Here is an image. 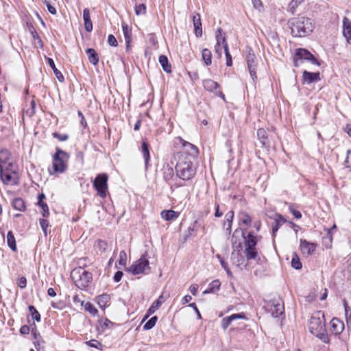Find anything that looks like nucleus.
<instances>
[{"label":"nucleus","mask_w":351,"mask_h":351,"mask_svg":"<svg viewBox=\"0 0 351 351\" xmlns=\"http://www.w3.org/2000/svg\"><path fill=\"white\" fill-rule=\"evenodd\" d=\"M202 58L206 66L212 64V53L208 49H203L202 51Z\"/></svg>","instance_id":"c9c22d12"},{"label":"nucleus","mask_w":351,"mask_h":351,"mask_svg":"<svg viewBox=\"0 0 351 351\" xmlns=\"http://www.w3.org/2000/svg\"><path fill=\"white\" fill-rule=\"evenodd\" d=\"M215 37H216V40H217V43H219V45L222 44L223 47L225 48V45H228V44H227L225 36H223L222 34V29L221 28L217 29V30L216 32Z\"/></svg>","instance_id":"4c0bfd02"},{"label":"nucleus","mask_w":351,"mask_h":351,"mask_svg":"<svg viewBox=\"0 0 351 351\" xmlns=\"http://www.w3.org/2000/svg\"><path fill=\"white\" fill-rule=\"evenodd\" d=\"M28 308H29V312L31 313L32 318L36 322H40V315L38 313V311L36 310V308L33 305L29 306Z\"/></svg>","instance_id":"a18cd8bd"},{"label":"nucleus","mask_w":351,"mask_h":351,"mask_svg":"<svg viewBox=\"0 0 351 351\" xmlns=\"http://www.w3.org/2000/svg\"><path fill=\"white\" fill-rule=\"evenodd\" d=\"M84 309L86 311H88L90 314H91L93 316H96L98 314L97 309L94 306V305L90 302H87L84 304Z\"/></svg>","instance_id":"a19ab883"},{"label":"nucleus","mask_w":351,"mask_h":351,"mask_svg":"<svg viewBox=\"0 0 351 351\" xmlns=\"http://www.w3.org/2000/svg\"><path fill=\"white\" fill-rule=\"evenodd\" d=\"M179 158L175 167L176 176L183 180H191L196 174V167L193 164V160H189V157Z\"/></svg>","instance_id":"20e7f679"},{"label":"nucleus","mask_w":351,"mask_h":351,"mask_svg":"<svg viewBox=\"0 0 351 351\" xmlns=\"http://www.w3.org/2000/svg\"><path fill=\"white\" fill-rule=\"evenodd\" d=\"M163 178L166 182H169L174 176V170L171 165L167 164L162 168Z\"/></svg>","instance_id":"a878e982"},{"label":"nucleus","mask_w":351,"mask_h":351,"mask_svg":"<svg viewBox=\"0 0 351 351\" xmlns=\"http://www.w3.org/2000/svg\"><path fill=\"white\" fill-rule=\"evenodd\" d=\"M89 62L93 65H97L99 62V56L96 51L93 48H88L86 50Z\"/></svg>","instance_id":"c85d7f7f"},{"label":"nucleus","mask_w":351,"mask_h":351,"mask_svg":"<svg viewBox=\"0 0 351 351\" xmlns=\"http://www.w3.org/2000/svg\"><path fill=\"white\" fill-rule=\"evenodd\" d=\"M242 215L243 217L241 218V223L245 225H250L252 221L251 217L247 213H243Z\"/></svg>","instance_id":"13d9d810"},{"label":"nucleus","mask_w":351,"mask_h":351,"mask_svg":"<svg viewBox=\"0 0 351 351\" xmlns=\"http://www.w3.org/2000/svg\"><path fill=\"white\" fill-rule=\"evenodd\" d=\"M39 223H40V225L41 226V228L45 234V236H47V228L49 227V223L47 220L46 219H39Z\"/></svg>","instance_id":"8fccbe9b"},{"label":"nucleus","mask_w":351,"mask_h":351,"mask_svg":"<svg viewBox=\"0 0 351 351\" xmlns=\"http://www.w3.org/2000/svg\"><path fill=\"white\" fill-rule=\"evenodd\" d=\"M157 320H158L157 316L152 317L144 324L143 329L145 330L152 329L156 325Z\"/></svg>","instance_id":"c03bdc74"},{"label":"nucleus","mask_w":351,"mask_h":351,"mask_svg":"<svg viewBox=\"0 0 351 351\" xmlns=\"http://www.w3.org/2000/svg\"><path fill=\"white\" fill-rule=\"evenodd\" d=\"M169 295H165V293L162 292L160 295L158 297V298L155 300L151 306L149 308L147 312V315L145 316V317L143 319V322H144L146 319L148 318V317L154 313L157 309L165 302L166 299L168 298Z\"/></svg>","instance_id":"2eb2a0df"},{"label":"nucleus","mask_w":351,"mask_h":351,"mask_svg":"<svg viewBox=\"0 0 351 351\" xmlns=\"http://www.w3.org/2000/svg\"><path fill=\"white\" fill-rule=\"evenodd\" d=\"M29 327L27 325H23L20 328V332L22 335H27L29 332Z\"/></svg>","instance_id":"774afa93"},{"label":"nucleus","mask_w":351,"mask_h":351,"mask_svg":"<svg viewBox=\"0 0 351 351\" xmlns=\"http://www.w3.org/2000/svg\"><path fill=\"white\" fill-rule=\"evenodd\" d=\"M69 155L66 152L57 147L53 156V168L54 173H64L67 168Z\"/></svg>","instance_id":"423d86ee"},{"label":"nucleus","mask_w":351,"mask_h":351,"mask_svg":"<svg viewBox=\"0 0 351 351\" xmlns=\"http://www.w3.org/2000/svg\"><path fill=\"white\" fill-rule=\"evenodd\" d=\"M182 141H183L182 145L184 149V152L183 153H178L180 154V157L182 158H187L189 157V160H194L199 154V150L196 146L194 145L184 141L180 138Z\"/></svg>","instance_id":"f8f14e48"},{"label":"nucleus","mask_w":351,"mask_h":351,"mask_svg":"<svg viewBox=\"0 0 351 351\" xmlns=\"http://www.w3.org/2000/svg\"><path fill=\"white\" fill-rule=\"evenodd\" d=\"M287 25L294 37L306 36L313 31L315 27L312 19L305 16L291 18L288 21Z\"/></svg>","instance_id":"f03ea898"},{"label":"nucleus","mask_w":351,"mask_h":351,"mask_svg":"<svg viewBox=\"0 0 351 351\" xmlns=\"http://www.w3.org/2000/svg\"><path fill=\"white\" fill-rule=\"evenodd\" d=\"M158 60L163 70L167 73H171L172 71L171 65L169 63L167 57L165 55H160Z\"/></svg>","instance_id":"2f4dec72"},{"label":"nucleus","mask_w":351,"mask_h":351,"mask_svg":"<svg viewBox=\"0 0 351 351\" xmlns=\"http://www.w3.org/2000/svg\"><path fill=\"white\" fill-rule=\"evenodd\" d=\"M289 210L293 214L295 218L299 219L302 217L301 213L299 210L295 209L293 205H290L289 207Z\"/></svg>","instance_id":"4d7b16f0"},{"label":"nucleus","mask_w":351,"mask_h":351,"mask_svg":"<svg viewBox=\"0 0 351 351\" xmlns=\"http://www.w3.org/2000/svg\"><path fill=\"white\" fill-rule=\"evenodd\" d=\"M302 2V1L300 0H292L289 3V8L291 10H294L295 8L298 6L299 4H300Z\"/></svg>","instance_id":"338daca9"},{"label":"nucleus","mask_w":351,"mask_h":351,"mask_svg":"<svg viewBox=\"0 0 351 351\" xmlns=\"http://www.w3.org/2000/svg\"><path fill=\"white\" fill-rule=\"evenodd\" d=\"M17 285L21 289H24L25 287H26V286H27L26 278L23 276V277H21L20 278H19Z\"/></svg>","instance_id":"052dcab7"},{"label":"nucleus","mask_w":351,"mask_h":351,"mask_svg":"<svg viewBox=\"0 0 351 351\" xmlns=\"http://www.w3.org/2000/svg\"><path fill=\"white\" fill-rule=\"evenodd\" d=\"M203 86L206 90L215 93L216 95L221 97L223 99H225V95L219 90V84L214 80L211 79L205 80L203 82Z\"/></svg>","instance_id":"4468645a"},{"label":"nucleus","mask_w":351,"mask_h":351,"mask_svg":"<svg viewBox=\"0 0 351 351\" xmlns=\"http://www.w3.org/2000/svg\"><path fill=\"white\" fill-rule=\"evenodd\" d=\"M331 330L335 335H339L344 329V324L338 318H332L331 322Z\"/></svg>","instance_id":"aec40b11"},{"label":"nucleus","mask_w":351,"mask_h":351,"mask_svg":"<svg viewBox=\"0 0 351 351\" xmlns=\"http://www.w3.org/2000/svg\"><path fill=\"white\" fill-rule=\"evenodd\" d=\"M230 259L232 265L237 267H240L245 262L244 257L242 256L239 250H234L231 253Z\"/></svg>","instance_id":"5701e85b"},{"label":"nucleus","mask_w":351,"mask_h":351,"mask_svg":"<svg viewBox=\"0 0 351 351\" xmlns=\"http://www.w3.org/2000/svg\"><path fill=\"white\" fill-rule=\"evenodd\" d=\"M320 73L319 72H308L307 71H304L302 74V80L303 84L307 83L311 84L313 82H316L320 80Z\"/></svg>","instance_id":"f3484780"},{"label":"nucleus","mask_w":351,"mask_h":351,"mask_svg":"<svg viewBox=\"0 0 351 351\" xmlns=\"http://www.w3.org/2000/svg\"><path fill=\"white\" fill-rule=\"evenodd\" d=\"M12 206L14 209L19 211H23L25 209V202L22 198L20 197L14 199L12 202Z\"/></svg>","instance_id":"e433bc0d"},{"label":"nucleus","mask_w":351,"mask_h":351,"mask_svg":"<svg viewBox=\"0 0 351 351\" xmlns=\"http://www.w3.org/2000/svg\"><path fill=\"white\" fill-rule=\"evenodd\" d=\"M199 226L200 224L199 221L195 220L193 223L189 226L188 229L186 231H184L183 235L184 241H186L191 237H195Z\"/></svg>","instance_id":"dca6fc26"},{"label":"nucleus","mask_w":351,"mask_h":351,"mask_svg":"<svg viewBox=\"0 0 351 351\" xmlns=\"http://www.w3.org/2000/svg\"><path fill=\"white\" fill-rule=\"evenodd\" d=\"M226 57V65L228 66H230L232 64V56L229 52L228 46V45H225V48H223Z\"/></svg>","instance_id":"09e8293b"},{"label":"nucleus","mask_w":351,"mask_h":351,"mask_svg":"<svg viewBox=\"0 0 351 351\" xmlns=\"http://www.w3.org/2000/svg\"><path fill=\"white\" fill-rule=\"evenodd\" d=\"M135 13L136 15H145L146 14V5L144 3L136 5Z\"/></svg>","instance_id":"49530a36"},{"label":"nucleus","mask_w":351,"mask_h":351,"mask_svg":"<svg viewBox=\"0 0 351 351\" xmlns=\"http://www.w3.org/2000/svg\"><path fill=\"white\" fill-rule=\"evenodd\" d=\"M149 264L147 254H144L138 261L130 266L128 271L133 275L148 274L150 271Z\"/></svg>","instance_id":"6e6552de"},{"label":"nucleus","mask_w":351,"mask_h":351,"mask_svg":"<svg viewBox=\"0 0 351 351\" xmlns=\"http://www.w3.org/2000/svg\"><path fill=\"white\" fill-rule=\"evenodd\" d=\"M257 136L263 147H269L270 141L267 131L263 128H259L257 130Z\"/></svg>","instance_id":"4be33fe9"},{"label":"nucleus","mask_w":351,"mask_h":351,"mask_svg":"<svg viewBox=\"0 0 351 351\" xmlns=\"http://www.w3.org/2000/svg\"><path fill=\"white\" fill-rule=\"evenodd\" d=\"M325 328L324 320H322L319 317L313 315L309 322V331L313 334L323 330Z\"/></svg>","instance_id":"ddd939ff"},{"label":"nucleus","mask_w":351,"mask_h":351,"mask_svg":"<svg viewBox=\"0 0 351 351\" xmlns=\"http://www.w3.org/2000/svg\"><path fill=\"white\" fill-rule=\"evenodd\" d=\"M29 32H30V34H31V35H32V38H33L34 40H37V41H38V45H39V47H40V48H42V47H43V42H42V40H41V39H40V38L39 35H38V33L36 32V29H35V28H34V26H31V27H29Z\"/></svg>","instance_id":"37998d69"},{"label":"nucleus","mask_w":351,"mask_h":351,"mask_svg":"<svg viewBox=\"0 0 351 351\" xmlns=\"http://www.w3.org/2000/svg\"><path fill=\"white\" fill-rule=\"evenodd\" d=\"M123 276V273L121 271H117L114 275V281L116 282H119L121 280Z\"/></svg>","instance_id":"0e129e2a"},{"label":"nucleus","mask_w":351,"mask_h":351,"mask_svg":"<svg viewBox=\"0 0 351 351\" xmlns=\"http://www.w3.org/2000/svg\"><path fill=\"white\" fill-rule=\"evenodd\" d=\"M110 296L108 294L99 295L97 297V304L101 307L104 308L106 306L107 303L110 301Z\"/></svg>","instance_id":"58836bf2"},{"label":"nucleus","mask_w":351,"mask_h":351,"mask_svg":"<svg viewBox=\"0 0 351 351\" xmlns=\"http://www.w3.org/2000/svg\"><path fill=\"white\" fill-rule=\"evenodd\" d=\"M127 260V254L125 251H121L119 254V263L121 265L125 266Z\"/></svg>","instance_id":"5fc2aeb1"},{"label":"nucleus","mask_w":351,"mask_h":351,"mask_svg":"<svg viewBox=\"0 0 351 351\" xmlns=\"http://www.w3.org/2000/svg\"><path fill=\"white\" fill-rule=\"evenodd\" d=\"M108 43L109 45L113 47H116L118 45L116 38L112 34H110L108 36Z\"/></svg>","instance_id":"bf43d9fd"},{"label":"nucleus","mask_w":351,"mask_h":351,"mask_svg":"<svg viewBox=\"0 0 351 351\" xmlns=\"http://www.w3.org/2000/svg\"><path fill=\"white\" fill-rule=\"evenodd\" d=\"M7 243L9 247L13 251L16 252L17 251V247L16 243V240L14 235L12 232V231L10 230L8 231L7 234Z\"/></svg>","instance_id":"72a5a7b5"},{"label":"nucleus","mask_w":351,"mask_h":351,"mask_svg":"<svg viewBox=\"0 0 351 351\" xmlns=\"http://www.w3.org/2000/svg\"><path fill=\"white\" fill-rule=\"evenodd\" d=\"M0 178L5 184L17 185L19 182L16 167L6 149L0 150Z\"/></svg>","instance_id":"f257e3e1"},{"label":"nucleus","mask_w":351,"mask_h":351,"mask_svg":"<svg viewBox=\"0 0 351 351\" xmlns=\"http://www.w3.org/2000/svg\"><path fill=\"white\" fill-rule=\"evenodd\" d=\"M43 210L42 215L43 217H47L49 215V210L47 203L44 202L40 204H38Z\"/></svg>","instance_id":"603ef678"},{"label":"nucleus","mask_w":351,"mask_h":351,"mask_svg":"<svg viewBox=\"0 0 351 351\" xmlns=\"http://www.w3.org/2000/svg\"><path fill=\"white\" fill-rule=\"evenodd\" d=\"M226 221L223 223V227H226V223H232L234 219V212L230 210L226 214Z\"/></svg>","instance_id":"3c124183"},{"label":"nucleus","mask_w":351,"mask_h":351,"mask_svg":"<svg viewBox=\"0 0 351 351\" xmlns=\"http://www.w3.org/2000/svg\"><path fill=\"white\" fill-rule=\"evenodd\" d=\"M193 23L195 36L197 38L202 37V25L199 14H195L193 16Z\"/></svg>","instance_id":"412c9836"},{"label":"nucleus","mask_w":351,"mask_h":351,"mask_svg":"<svg viewBox=\"0 0 351 351\" xmlns=\"http://www.w3.org/2000/svg\"><path fill=\"white\" fill-rule=\"evenodd\" d=\"M47 62H48L49 65L50 66V67L51 68V69L53 70L57 79L60 82H63L64 80V77L63 75L61 73V72L59 70H58L57 68L56 67L53 60L51 58H48Z\"/></svg>","instance_id":"f704fd0d"},{"label":"nucleus","mask_w":351,"mask_h":351,"mask_svg":"<svg viewBox=\"0 0 351 351\" xmlns=\"http://www.w3.org/2000/svg\"><path fill=\"white\" fill-rule=\"evenodd\" d=\"M44 3H45L47 8V10L51 14H56V9L55 8L54 6H53L52 5H51L49 3V2H48L47 1L45 0Z\"/></svg>","instance_id":"e2e57ef3"},{"label":"nucleus","mask_w":351,"mask_h":351,"mask_svg":"<svg viewBox=\"0 0 351 351\" xmlns=\"http://www.w3.org/2000/svg\"><path fill=\"white\" fill-rule=\"evenodd\" d=\"M267 308L274 317H278L284 313L283 304L280 298L270 300L267 304Z\"/></svg>","instance_id":"9b49d317"},{"label":"nucleus","mask_w":351,"mask_h":351,"mask_svg":"<svg viewBox=\"0 0 351 351\" xmlns=\"http://www.w3.org/2000/svg\"><path fill=\"white\" fill-rule=\"evenodd\" d=\"M83 19L86 31L90 32L93 30V23L90 19V11L88 8H85L83 10Z\"/></svg>","instance_id":"b1692460"},{"label":"nucleus","mask_w":351,"mask_h":351,"mask_svg":"<svg viewBox=\"0 0 351 351\" xmlns=\"http://www.w3.org/2000/svg\"><path fill=\"white\" fill-rule=\"evenodd\" d=\"M220 286V281L219 280H215L208 285V287L203 292V294L215 293L219 290Z\"/></svg>","instance_id":"7c9ffc66"},{"label":"nucleus","mask_w":351,"mask_h":351,"mask_svg":"<svg viewBox=\"0 0 351 351\" xmlns=\"http://www.w3.org/2000/svg\"><path fill=\"white\" fill-rule=\"evenodd\" d=\"M86 343L90 347L95 348L99 350H101L103 347L102 344L95 339H91L88 341H86Z\"/></svg>","instance_id":"de8ad7c7"},{"label":"nucleus","mask_w":351,"mask_h":351,"mask_svg":"<svg viewBox=\"0 0 351 351\" xmlns=\"http://www.w3.org/2000/svg\"><path fill=\"white\" fill-rule=\"evenodd\" d=\"M286 222V219L281 215H276L274 222L271 226L273 235L278 230L280 227Z\"/></svg>","instance_id":"cd10ccee"},{"label":"nucleus","mask_w":351,"mask_h":351,"mask_svg":"<svg viewBox=\"0 0 351 351\" xmlns=\"http://www.w3.org/2000/svg\"><path fill=\"white\" fill-rule=\"evenodd\" d=\"M122 30L124 35V38L126 43V49L128 50L130 47V43L132 41V32L128 27V25H122Z\"/></svg>","instance_id":"c756f323"},{"label":"nucleus","mask_w":351,"mask_h":351,"mask_svg":"<svg viewBox=\"0 0 351 351\" xmlns=\"http://www.w3.org/2000/svg\"><path fill=\"white\" fill-rule=\"evenodd\" d=\"M304 61L310 62L315 65H320L319 61L308 50L304 48L296 49L293 56L294 66L298 67Z\"/></svg>","instance_id":"0eeeda50"},{"label":"nucleus","mask_w":351,"mask_h":351,"mask_svg":"<svg viewBox=\"0 0 351 351\" xmlns=\"http://www.w3.org/2000/svg\"><path fill=\"white\" fill-rule=\"evenodd\" d=\"M94 246L97 252H100L101 254L106 252L108 250V243L101 239L97 240Z\"/></svg>","instance_id":"473e14b6"},{"label":"nucleus","mask_w":351,"mask_h":351,"mask_svg":"<svg viewBox=\"0 0 351 351\" xmlns=\"http://www.w3.org/2000/svg\"><path fill=\"white\" fill-rule=\"evenodd\" d=\"M241 234L242 237L245 239V249L244 250V254L247 260L255 259L258 256V252L256 249V246L257 244L256 237L253 235L252 232H249L245 237L244 236V232L241 228H237L233 234H232V245L233 247L236 244L237 241H234V238L237 237V234Z\"/></svg>","instance_id":"7ed1b4c3"},{"label":"nucleus","mask_w":351,"mask_h":351,"mask_svg":"<svg viewBox=\"0 0 351 351\" xmlns=\"http://www.w3.org/2000/svg\"><path fill=\"white\" fill-rule=\"evenodd\" d=\"M231 318V321L236 320L237 319H245V314L244 313H239L236 314H232L229 316Z\"/></svg>","instance_id":"680f3d73"},{"label":"nucleus","mask_w":351,"mask_h":351,"mask_svg":"<svg viewBox=\"0 0 351 351\" xmlns=\"http://www.w3.org/2000/svg\"><path fill=\"white\" fill-rule=\"evenodd\" d=\"M291 263L292 267L295 269H300L302 267L300 258L296 253L293 254Z\"/></svg>","instance_id":"ea45409f"},{"label":"nucleus","mask_w":351,"mask_h":351,"mask_svg":"<svg viewBox=\"0 0 351 351\" xmlns=\"http://www.w3.org/2000/svg\"><path fill=\"white\" fill-rule=\"evenodd\" d=\"M232 321L230 317H226L221 320V327L223 330H226L228 326L231 324Z\"/></svg>","instance_id":"6e6d98bb"},{"label":"nucleus","mask_w":351,"mask_h":351,"mask_svg":"<svg viewBox=\"0 0 351 351\" xmlns=\"http://www.w3.org/2000/svg\"><path fill=\"white\" fill-rule=\"evenodd\" d=\"M108 180V176L106 173H99L93 181V187L97 191L98 195L103 198L106 197Z\"/></svg>","instance_id":"1a4fd4ad"},{"label":"nucleus","mask_w":351,"mask_h":351,"mask_svg":"<svg viewBox=\"0 0 351 351\" xmlns=\"http://www.w3.org/2000/svg\"><path fill=\"white\" fill-rule=\"evenodd\" d=\"M317 338H319L324 343H328L329 338L326 332V329H323V330H320L318 332L313 333Z\"/></svg>","instance_id":"79ce46f5"},{"label":"nucleus","mask_w":351,"mask_h":351,"mask_svg":"<svg viewBox=\"0 0 351 351\" xmlns=\"http://www.w3.org/2000/svg\"><path fill=\"white\" fill-rule=\"evenodd\" d=\"M246 62L247 64V67L249 69V72L250 76L254 82H256L257 79L256 71H257V65H258V60L251 48L247 49V54L246 56Z\"/></svg>","instance_id":"9d476101"},{"label":"nucleus","mask_w":351,"mask_h":351,"mask_svg":"<svg viewBox=\"0 0 351 351\" xmlns=\"http://www.w3.org/2000/svg\"><path fill=\"white\" fill-rule=\"evenodd\" d=\"M316 245L313 243H310L305 239L300 240V248L303 254L311 255L315 250Z\"/></svg>","instance_id":"a211bd4d"},{"label":"nucleus","mask_w":351,"mask_h":351,"mask_svg":"<svg viewBox=\"0 0 351 351\" xmlns=\"http://www.w3.org/2000/svg\"><path fill=\"white\" fill-rule=\"evenodd\" d=\"M160 215L166 221H173L179 217L180 213L173 210H164L160 213Z\"/></svg>","instance_id":"393cba45"},{"label":"nucleus","mask_w":351,"mask_h":351,"mask_svg":"<svg viewBox=\"0 0 351 351\" xmlns=\"http://www.w3.org/2000/svg\"><path fill=\"white\" fill-rule=\"evenodd\" d=\"M71 278L79 289H86L93 280V275L87 271L82 267H78L73 269L71 272Z\"/></svg>","instance_id":"39448f33"},{"label":"nucleus","mask_w":351,"mask_h":351,"mask_svg":"<svg viewBox=\"0 0 351 351\" xmlns=\"http://www.w3.org/2000/svg\"><path fill=\"white\" fill-rule=\"evenodd\" d=\"M343 35L347 42L351 45V21L347 17L343 19Z\"/></svg>","instance_id":"6ab92c4d"},{"label":"nucleus","mask_w":351,"mask_h":351,"mask_svg":"<svg viewBox=\"0 0 351 351\" xmlns=\"http://www.w3.org/2000/svg\"><path fill=\"white\" fill-rule=\"evenodd\" d=\"M141 152L143 154V156L145 160V167L147 168L149 159H150V154H149V145L146 141H143L141 145Z\"/></svg>","instance_id":"bb28decb"},{"label":"nucleus","mask_w":351,"mask_h":351,"mask_svg":"<svg viewBox=\"0 0 351 351\" xmlns=\"http://www.w3.org/2000/svg\"><path fill=\"white\" fill-rule=\"evenodd\" d=\"M223 49V45H219V43H216L215 46V53L218 54L219 58L221 57L222 55V49Z\"/></svg>","instance_id":"69168bd1"},{"label":"nucleus","mask_w":351,"mask_h":351,"mask_svg":"<svg viewBox=\"0 0 351 351\" xmlns=\"http://www.w3.org/2000/svg\"><path fill=\"white\" fill-rule=\"evenodd\" d=\"M52 136L60 141H65L68 140V138H69V135L66 134H59L58 132H53L52 134Z\"/></svg>","instance_id":"864d4df0"}]
</instances>
